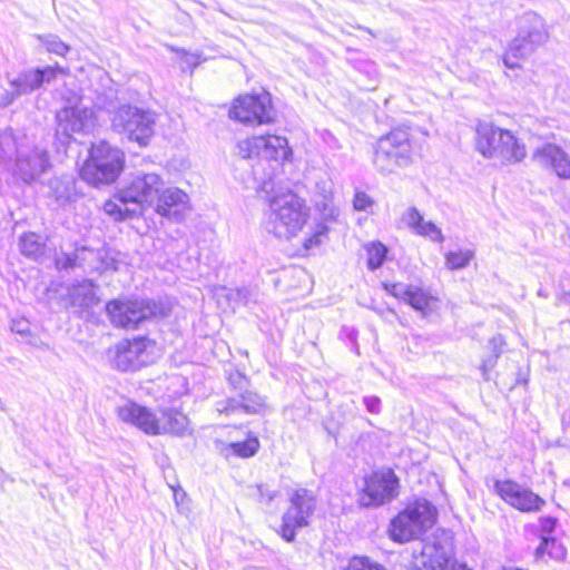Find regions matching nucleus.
Listing matches in <instances>:
<instances>
[{"mask_svg":"<svg viewBox=\"0 0 570 570\" xmlns=\"http://www.w3.org/2000/svg\"><path fill=\"white\" fill-rule=\"evenodd\" d=\"M474 258V252L468 248L449 252L445 254V265L449 269L465 268Z\"/></svg>","mask_w":570,"mask_h":570,"instance_id":"obj_28","label":"nucleus"},{"mask_svg":"<svg viewBox=\"0 0 570 570\" xmlns=\"http://www.w3.org/2000/svg\"><path fill=\"white\" fill-rule=\"evenodd\" d=\"M534 50V43L531 38H512L503 56V63L509 69H515L521 66V61L527 59Z\"/></svg>","mask_w":570,"mask_h":570,"instance_id":"obj_23","label":"nucleus"},{"mask_svg":"<svg viewBox=\"0 0 570 570\" xmlns=\"http://www.w3.org/2000/svg\"><path fill=\"white\" fill-rule=\"evenodd\" d=\"M323 140L333 149L340 148L337 139L330 131H324Z\"/></svg>","mask_w":570,"mask_h":570,"instance_id":"obj_44","label":"nucleus"},{"mask_svg":"<svg viewBox=\"0 0 570 570\" xmlns=\"http://www.w3.org/2000/svg\"><path fill=\"white\" fill-rule=\"evenodd\" d=\"M229 116L244 124H268L274 118L271 97L267 92L242 96L235 100Z\"/></svg>","mask_w":570,"mask_h":570,"instance_id":"obj_14","label":"nucleus"},{"mask_svg":"<svg viewBox=\"0 0 570 570\" xmlns=\"http://www.w3.org/2000/svg\"><path fill=\"white\" fill-rule=\"evenodd\" d=\"M557 527V519L553 517H542L539 519V537L540 539L544 537H551V533L554 531Z\"/></svg>","mask_w":570,"mask_h":570,"instance_id":"obj_39","label":"nucleus"},{"mask_svg":"<svg viewBox=\"0 0 570 570\" xmlns=\"http://www.w3.org/2000/svg\"><path fill=\"white\" fill-rule=\"evenodd\" d=\"M78 258V254L72 257L71 255H62L58 256L56 259V264L58 268L67 269L76 266V261Z\"/></svg>","mask_w":570,"mask_h":570,"instance_id":"obj_43","label":"nucleus"},{"mask_svg":"<svg viewBox=\"0 0 570 570\" xmlns=\"http://www.w3.org/2000/svg\"><path fill=\"white\" fill-rule=\"evenodd\" d=\"M416 235L430 238L433 242L442 243L444 240L441 229L432 222H425L423 219Z\"/></svg>","mask_w":570,"mask_h":570,"instance_id":"obj_36","label":"nucleus"},{"mask_svg":"<svg viewBox=\"0 0 570 570\" xmlns=\"http://www.w3.org/2000/svg\"><path fill=\"white\" fill-rule=\"evenodd\" d=\"M237 297L243 301L244 304H247L249 302L247 294H249V291L247 288L238 289L236 293Z\"/></svg>","mask_w":570,"mask_h":570,"instance_id":"obj_46","label":"nucleus"},{"mask_svg":"<svg viewBox=\"0 0 570 570\" xmlns=\"http://www.w3.org/2000/svg\"><path fill=\"white\" fill-rule=\"evenodd\" d=\"M475 135V148L487 159L512 165L527 156L525 145L511 130L482 122L476 126Z\"/></svg>","mask_w":570,"mask_h":570,"instance_id":"obj_4","label":"nucleus"},{"mask_svg":"<svg viewBox=\"0 0 570 570\" xmlns=\"http://www.w3.org/2000/svg\"><path fill=\"white\" fill-rule=\"evenodd\" d=\"M435 522V510L426 500L407 505L391 522L390 537L395 542H407L430 529Z\"/></svg>","mask_w":570,"mask_h":570,"instance_id":"obj_7","label":"nucleus"},{"mask_svg":"<svg viewBox=\"0 0 570 570\" xmlns=\"http://www.w3.org/2000/svg\"><path fill=\"white\" fill-rule=\"evenodd\" d=\"M177 52L179 55V63L183 71L189 70L191 72L194 68L207 59L198 52H188L185 50H179Z\"/></svg>","mask_w":570,"mask_h":570,"instance_id":"obj_33","label":"nucleus"},{"mask_svg":"<svg viewBox=\"0 0 570 570\" xmlns=\"http://www.w3.org/2000/svg\"><path fill=\"white\" fill-rule=\"evenodd\" d=\"M124 167L125 153L102 140L91 146L89 157L80 169V176L94 186L110 185L117 180Z\"/></svg>","mask_w":570,"mask_h":570,"instance_id":"obj_5","label":"nucleus"},{"mask_svg":"<svg viewBox=\"0 0 570 570\" xmlns=\"http://www.w3.org/2000/svg\"><path fill=\"white\" fill-rule=\"evenodd\" d=\"M119 419L148 435L185 436L190 433L188 417L176 410L153 411L134 402L118 407Z\"/></svg>","mask_w":570,"mask_h":570,"instance_id":"obj_2","label":"nucleus"},{"mask_svg":"<svg viewBox=\"0 0 570 570\" xmlns=\"http://www.w3.org/2000/svg\"><path fill=\"white\" fill-rule=\"evenodd\" d=\"M106 311L115 326L135 330L141 322L156 314V306L145 299H115L107 304Z\"/></svg>","mask_w":570,"mask_h":570,"instance_id":"obj_12","label":"nucleus"},{"mask_svg":"<svg viewBox=\"0 0 570 570\" xmlns=\"http://www.w3.org/2000/svg\"><path fill=\"white\" fill-rule=\"evenodd\" d=\"M147 209L169 220L180 222L189 210V196L180 188L166 186L155 174H137L104 204V210L116 220L141 214Z\"/></svg>","mask_w":570,"mask_h":570,"instance_id":"obj_1","label":"nucleus"},{"mask_svg":"<svg viewBox=\"0 0 570 570\" xmlns=\"http://www.w3.org/2000/svg\"><path fill=\"white\" fill-rule=\"evenodd\" d=\"M375 202L365 191L356 190L353 198V208L357 212L372 213Z\"/></svg>","mask_w":570,"mask_h":570,"instance_id":"obj_37","label":"nucleus"},{"mask_svg":"<svg viewBox=\"0 0 570 570\" xmlns=\"http://www.w3.org/2000/svg\"><path fill=\"white\" fill-rule=\"evenodd\" d=\"M412 147L410 135L402 129H395L381 137L374 150L373 164L383 174H390L411 163Z\"/></svg>","mask_w":570,"mask_h":570,"instance_id":"obj_8","label":"nucleus"},{"mask_svg":"<svg viewBox=\"0 0 570 570\" xmlns=\"http://www.w3.org/2000/svg\"><path fill=\"white\" fill-rule=\"evenodd\" d=\"M238 154L243 158H259L282 165L291 160L292 149L285 137L276 135L254 136L237 144Z\"/></svg>","mask_w":570,"mask_h":570,"instance_id":"obj_10","label":"nucleus"},{"mask_svg":"<svg viewBox=\"0 0 570 570\" xmlns=\"http://www.w3.org/2000/svg\"><path fill=\"white\" fill-rule=\"evenodd\" d=\"M316 509V498L307 489H297L291 497V504L282 518L281 535L287 542L294 541L296 531L309 524Z\"/></svg>","mask_w":570,"mask_h":570,"instance_id":"obj_11","label":"nucleus"},{"mask_svg":"<svg viewBox=\"0 0 570 570\" xmlns=\"http://www.w3.org/2000/svg\"><path fill=\"white\" fill-rule=\"evenodd\" d=\"M363 404L372 414H379L381 412V400L377 396H364Z\"/></svg>","mask_w":570,"mask_h":570,"instance_id":"obj_42","label":"nucleus"},{"mask_svg":"<svg viewBox=\"0 0 570 570\" xmlns=\"http://www.w3.org/2000/svg\"><path fill=\"white\" fill-rule=\"evenodd\" d=\"M258 490H259V494H261L262 499H264L266 502H271L275 498L276 493L274 491H269V490L264 491L263 487H259Z\"/></svg>","mask_w":570,"mask_h":570,"instance_id":"obj_45","label":"nucleus"},{"mask_svg":"<svg viewBox=\"0 0 570 570\" xmlns=\"http://www.w3.org/2000/svg\"><path fill=\"white\" fill-rule=\"evenodd\" d=\"M493 491L509 505L522 512L539 511L546 501L530 489L512 480H495Z\"/></svg>","mask_w":570,"mask_h":570,"instance_id":"obj_16","label":"nucleus"},{"mask_svg":"<svg viewBox=\"0 0 570 570\" xmlns=\"http://www.w3.org/2000/svg\"><path fill=\"white\" fill-rule=\"evenodd\" d=\"M55 76L56 69L52 67L24 71L10 82L12 90L1 95L0 106L6 107L10 105L20 95L38 89L43 82H49Z\"/></svg>","mask_w":570,"mask_h":570,"instance_id":"obj_19","label":"nucleus"},{"mask_svg":"<svg viewBox=\"0 0 570 570\" xmlns=\"http://www.w3.org/2000/svg\"><path fill=\"white\" fill-rule=\"evenodd\" d=\"M19 247L24 256L37 258L42 254L43 244L37 234L26 233L20 237Z\"/></svg>","mask_w":570,"mask_h":570,"instance_id":"obj_27","label":"nucleus"},{"mask_svg":"<svg viewBox=\"0 0 570 570\" xmlns=\"http://www.w3.org/2000/svg\"><path fill=\"white\" fill-rule=\"evenodd\" d=\"M56 136L62 145H67L73 134L89 132L95 127V114L92 108L83 104L80 97L57 112Z\"/></svg>","mask_w":570,"mask_h":570,"instance_id":"obj_9","label":"nucleus"},{"mask_svg":"<svg viewBox=\"0 0 570 570\" xmlns=\"http://www.w3.org/2000/svg\"><path fill=\"white\" fill-rule=\"evenodd\" d=\"M399 479L390 469L373 472L364 481L360 494L363 507H379L392 501L397 495Z\"/></svg>","mask_w":570,"mask_h":570,"instance_id":"obj_13","label":"nucleus"},{"mask_svg":"<svg viewBox=\"0 0 570 570\" xmlns=\"http://www.w3.org/2000/svg\"><path fill=\"white\" fill-rule=\"evenodd\" d=\"M490 344L493 347L494 355L492 357H490L489 360L484 361L482 364L481 368H482V374H483L484 380H489L488 371L494 366V364L501 353V347L504 345V340H503L502 335H497L490 341Z\"/></svg>","mask_w":570,"mask_h":570,"instance_id":"obj_35","label":"nucleus"},{"mask_svg":"<svg viewBox=\"0 0 570 570\" xmlns=\"http://www.w3.org/2000/svg\"><path fill=\"white\" fill-rule=\"evenodd\" d=\"M365 250L367 254V267L371 271L380 268L386 258L387 248L380 242H372L365 245Z\"/></svg>","mask_w":570,"mask_h":570,"instance_id":"obj_29","label":"nucleus"},{"mask_svg":"<svg viewBox=\"0 0 570 570\" xmlns=\"http://www.w3.org/2000/svg\"><path fill=\"white\" fill-rule=\"evenodd\" d=\"M156 116L150 110L132 105H122L111 116V127L128 140L145 147L154 136Z\"/></svg>","mask_w":570,"mask_h":570,"instance_id":"obj_6","label":"nucleus"},{"mask_svg":"<svg viewBox=\"0 0 570 570\" xmlns=\"http://www.w3.org/2000/svg\"><path fill=\"white\" fill-rule=\"evenodd\" d=\"M384 286L391 295L409 303L424 316L438 308L439 299L420 287L403 283L385 284Z\"/></svg>","mask_w":570,"mask_h":570,"instance_id":"obj_20","label":"nucleus"},{"mask_svg":"<svg viewBox=\"0 0 570 570\" xmlns=\"http://www.w3.org/2000/svg\"><path fill=\"white\" fill-rule=\"evenodd\" d=\"M16 146V140L11 131L0 132V158L9 154L12 147Z\"/></svg>","mask_w":570,"mask_h":570,"instance_id":"obj_40","label":"nucleus"},{"mask_svg":"<svg viewBox=\"0 0 570 570\" xmlns=\"http://www.w3.org/2000/svg\"><path fill=\"white\" fill-rule=\"evenodd\" d=\"M151 345L153 342L145 336L120 341L114 347V366L122 372L140 368L150 362L148 347Z\"/></svg>","mask_w":570,"mask_h":570,"instance_id":"obj_15","label":"nucleus"},{"mask_svg":"<svg viewBox=\"0 0 570 570\" xmlns=\"http://www.w3.org/2000/svg\"><path fill=\"white\" fill-rule=\"evenodd\" d=\"M259 443L256 438L248 439L244 442L232 443L230 448L234 453L242 458L253 456L258 450Z\"/></svg>","mask_w":570,"mask_h":570,"instance_id":"obj_34","label":"nucleus"},{"mask_svg":"<svg viewBox=\"0 0 570 570\" xmlns=\"http://www.w3.org/2000/svg\"><path fill=\"white\" fill-rule=\"evenodd\" d=\"M356 69L361 76H364L366 78L365 80L357 79L360 85L364 89H367V90L374 89L377 85V79H379V71H377L376 65L374 62L367 61V60L361 61L357 65Z\"/></svg>","mask_w":570,"mask_h":570,"instance_id":"obj_31","label":"nucleus"},{"mask_svg":"<svg viewBox=\"0 0 570 570\" xmlns=\"http://www.w3.org/2000/svg\"><path fill=\"white\" fill-rule=\"evenodd\" d=\"M401 220L416 234L423 222V216L415 207H410L402 214Z\"/></svg>","mask_w":570,"mask_h":570,"instance_id":"obj_38","label":"nucleus"},{"mask_svg":"<svg viewBox=\"0 0 570 570\" xmlns=\"http://www.w3.org/2000/svg\"><path fill=\"white\" fill-rule=\"evenodd\" d=\"M562 178L570 179V165H569V171L567 176H562Z\"/></svg>","mask_w":570,"mask_h":570,"instance_id":"obj_47","label":"nucleus"},{"mask_svg":"<svg viewBox=\"0 0 570 570\" xmlns=\"http://www.w3.org/2000/svg\"><path fill=\"white\" fill-rule=\"evenodd\" d=\"M344 570H386L384 566L367 557H353Z\"/></svg>","mask_w":570,"mask_h":570,"instance_id":"obj_32","label":"nucleus"},{"mask_svg":"<svg viewBox=\"0 0 570 570\" xmlns=\"http://www.w3.org/2000/svg\"><path fill=\"white\" fill-rule=\"evenodd\" d=\"M546 556L554 560H561L566 557V549L556 538L544 537L535 549V558L543 560Z\"/></svg>","mask_w":570,"mask_h":570,"instance_id":"obj_26","label":"nucleus"},{"mask_svg":"<svg viewBox=\"0 0 570 570\" xmlns=\"http://www.w3.org/2000/svg\"><path fill=\"white\" fill-rule=\"evenodd\" d=\"M47 50L59 56H65L69 50V46L60 40V38H52L46 43Z\"/></svg>","mask_w":570,"mask_h":570,"instance_id":"obj_41","label":"nucleus"},{"mask_svg":"<svg viewBox=\"0 0 570 570\" xmlns=\"http://www.w3.org/2000/svg\"><path fill=\"white\" fill-rule=\"evenodd\" d=\"M70 298L73 305L89 307L96 303L95 285L91 281H82L70 289Z\"/></svg>","mask_w":570,"mask_h":570,"instance_id":"obj_24","label":"nucleus"},{"mask_svg":"<svg viewBox=\"0 0 570 570\" xmlns=\"http://www.w3.org/2000/svg\"><path fill=\"white\" fill-rule=\"evenodd\" d=\"M309 218L306 202L292 191L275 195L269 200L266 228L277 238L289 240L298 235Z\"/></svg>","mask_w":570,"mask_h":570,"instance_id":"obj_3","label":"nucleus"},{"mask_svg":"<svg viewBox=\"0 0 570 570\" xmlns=\"http://www.w3.org/2000/svg\"><path fill=\"white\" fill-rule=\"evenodd\" d=\"M542 19L533 12L525 13L520 20V33L523 36H540L544 32Z\"/></svg>","mask_w":570,"mask_h":570,"instance_id":"obj_30","label":"nucleus"},{"mask_svg":"<svg viewBox=\"0 0 570 570\" xmlns=\"http://www.w3.org/2000/svg\"><path fill=\"white\" fill-rule=\"evenodd\" d=\"M265 407L264 400L254 392L247 391L240 394L239 399H227L219 412L235 413L245 412L248 414L259 413Z\"/></svg>","mask_w":570,"mask_h":570,"instance_id":"obj_22","label":"nucleus"},{"mask_svg":"<svg viewBox=\"0 0 570 570\" xmlns=\"http://www.w3.org/2000/svg\"><path fill=\"white\" fill-rule=\"evenodd\" d=\"M316 208L320 212L322 222H316L309 226V230L305 233L302 240L303 247L309 250L320 246L327 235L328 228L325 223L335 222L340 215L338 207L334 204L333 193L331 189L324 188V195L316 200Z\"/></svg>","mask_w":570,"mask_h":570,"instance_id":"obj_18","label":"nucleus"},{"mask_svg":"<svg viewBox=\"0 0 570 570\" xmlns=\"http://www.w3.org/2000/svg\"><path fill=\"white\" fill-rule=\"evenodd\" d=\"M532 158L541 167L551 168L560 178L568 175L570 157L554 144L548 142L538 147L533 151Z\"/></svg>","mask_w":570,"mask_h":570,"instance_id":"obj_21","label":"nucleus"},{"mask_svg":"<svg viewBox=\"0 0 570 570\" xmlns=\"http://www.w3.org/2000/svg\"><path fill=\"white\" fill-rule=\"evenodd\" d=\"M50 168L49 156L46 149L39 147H17L14 175L27 184L40 178Z\"/></svg>","mask_w":570,"mask_h":570,"instance_id":"obj_17","label":"nucleus"},{"mask_svg":"<svg viewBox=\"0 0 570 570\" xmlns=\"http://www.w3.org/2000/svg\"><path fill=\"white\" fill-rule=\"evenodd\" d=\"M50 189L59 205L69 203L75 195V184L70 177L51 179Z\"/></svg>","mask_w":570,"mask_h":570,"instance_id":"obj_25","label":"nucleus"},{"mask_svg":"<svg viewBox=\"0 0 570 570\" xmlns=\"http://www.w3.org/2000/svg\"><path fill=\"white\" fill-rule=\"evenodd\" d=\"M563 296H564V298H567V297L570 298V291L568 293H564Z\"/></svg>","mask_w":570,"mask_h":570,"instance_id":"obj_48","label":"nucleus"}]
</instances>
